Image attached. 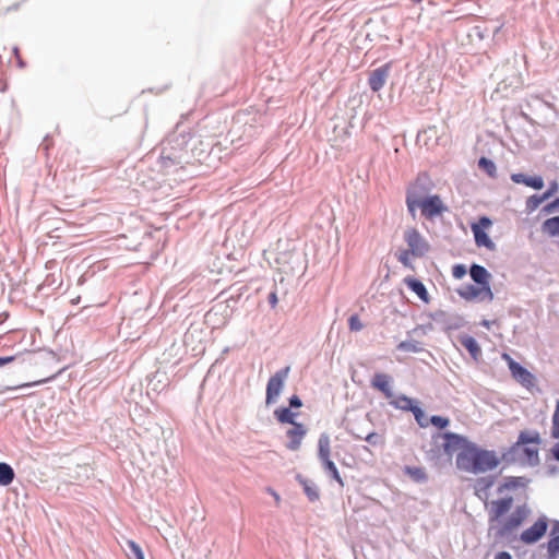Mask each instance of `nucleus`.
I'll use <instances>...</instances> for the list:
<instances>
[{
    "label": "nucleus",
    "mask_w": 559,
    "mask_h": 559,
    "mask_svg": "<svg viewBox=\"0 0 559 559\" xmlns=\"http://www.w3.org/2000/svg\"><path fill=\"white\" fill-rule=\"evenodd\" d=\"M525 186L531 187L536 190H540L544 187V180L539 176L527 177Z\"/></svg>",
    "instance_id": "nucleus-36"
},
{
    "label": "nucleus",
    "mask_w": 559,
    "mask_h": 559,
    "mask_svg": "<svg viewBox=\"0 0 559 559\" xmlns=\"http://www.w3.org/2000/svg\"><path fill=\"white\" fill-rule=\"evenodd\" d=\"M318 456L320 461L328 462L331 460V441L328 433H322L318 440Z\"/></svg>",
    "instance_id": "nucleus-19"
},
{
    "label": "nucleus",
    "mask_w": 559,
    "mask_h": 559,
    "mask_svg": "<svg viewBox=\"0 0 559 559\" xmlns=\"http://www.w3.org/2000/svg\"><path fill=\"white\" fill-rule=\"evenodd\" d=\"M277 302H278L277 294H276V292H272L269 295V304L271 305L272 308H275L277 306Z\"/></svg>",
    "instance_id": "nucleus-41"
},
{
    "label": "nucleus",
    "mask_w": 559,
    "mask_h": 559,
    "mask_svg": "<svg viewBox=\"0 0 559 559\" xmlns=\"http://www.w3.org/2000/svg\"><path fill=\"white\" fill-rule=\"evenodd\" d=\"M307 431L304 424H298L287 429L286 437L288 438V442L286 443V448L290 451H298Z\"/></svg>",
    "instance_id": "nucleus-11"
},
{
    "label": "nucleus",
    "mask_w": 559,
    "mask_h": 559,
    "mask_svg": "<svg viewBox=\"0 0 559 559\" xmlns=\"http://www.w3.org/2000/svg\"><path fill=\"white\" fill-rule=\"evenodd\" d=\"M559 206V198L556 199L554 202L549 203L544 207V211L547 213H551L556 207Z\"/></svg>",
    "instance_id": "nucleus-42"
},
{
    "label": "nucleus",
    "mask_w": 559,
    "mask_h": 559,
    "mask_svg": "<svg viewBox=\"0 0 559 559\" xmlns=\"http://www.w3.org/2000/svg\"><path fill=\"white\" fill-rule=\"evenodd\" d=\"M274 415L281 424H289L292 426L299 424L295 420L297 414L292 412L288 407L277 408L274 412Z\"/></svg>",
    "instance_id": "nucleus-21"
},
{
    "label": "nucleus",
    "mask_w": 559,
    "mask_h": 559,
    "mask_svg": "<svg viewBox=\"0 0 559 559\" xmlns=\"http://www.w3.org/2000/svg\"><path fill=\"white\" fill-rule=\"evenodd\" d=\"M559 522L552 528V536L547 543V554L549 559H556L559 556Z\"/></svg>",
    "instance_id": "nucleus-20"
},
{
    "label": "nucleus",
    "mask_w": 559,
    "mask_h": 559,
    "mask_svg": "<svg viewBox=\"0 0 559 559\" xmlns=\"http://www.w3.org/2000/svg\"><path fill=\"white\" fill-rule=\"evenodd\" d=\"M513 504L511 497L497 499L490 502L488 507V516L490 528L496 531V535L504 537L515 531L527 518L528 509L525 506L518 507L510 516L502 520V516L510 511Z\"/></svg>",
    "instance_id": "nucleus-1"
},
{
    "label": "nucleus",
    "mask_w": 559,
    "mask_h": 559,
    "mask_svg": "<svg viewBox=\"0 0 559 559\" xmlns=\"http://www.w3.org/2000/svg\"><path fill=\"white\" fill-rule=\"evenodd\" d=\"M455 463L460 471L477 475L497 468L500 459L495 451L481 449L469 442L464 451L457 453Z\"/></svg>",
    "instance_id": "nucleus-2"
},
{
    "label": "nucleus",
    "mask_w": 559,
    "mask_h": 559,
    "mask_svg": "<svg viewBox=\"0 0 559 559\" xmlns=\"http://www.w3.org/2000/svg\"><path fill=\"white\" fill-rule=\"evenodd\" d=\"M412 413L417 421V424L421 427V428H426L429 426V421L430 419H428L424 413V411L416 406L412 409Z\"/></svg>",
    "instance_id": "nucleus-32"
},
{
    "label": "nucleus",
    "mask_w": 559,
    "mask_h": 559,
    "mask_svg": "<svg viewBox=\"0 0 559 559\" xmlns=\"http://www.w3.org/2000/svg\"><path fill=\"white\" fill-rule=\"evenodd\" d=\"M348 325L349 330L357 332L360 331L364 328V324L361 323L358 314H352L348 319Z\"/></svg>",
    "instance_id": "nucleus-35"
},
{
    "label": "nucleus",
    "mask_w": 559,
    "mask_h": 559,
    "mask_svg": "<svg viewBox=\"0 0 559 559\" xmlns=\"http://www.w3.org/2000/svg\"><path fill=\"white\" fill-rule=\"evenodd\" d=\"M406 204L411 212H414L416 207H419L421 210V214L426 218H433L447 211V207L439 195L419 199L418 194L414 190H408Z\"/></svg>",
    "instance_id": "nucleus-4"
},
{
    "label": "nucleus",
    "mask_w": 559,
    "mask_h": 559,
    "mask_svg": "<svg viewBox=\"0 0 559 559\" xmlns=\"http://www.w3.org/2000/svg\"><path fill=\"white\" fill-rule=\"evenodd\" d=\"M528 484V479L525 477H515L510 476L504 479V481L498 487V492L502 493L504 491H514L518 489L526 488Z\"/></svg>",
    "instance_id": "nucleus-16"
},
{
    "label": "nucleus",
    "mask_w": 559,
    "mask_h": 559,
    "mask_svg": "<svg viewBox=\"0 0 559 559\" xmlns=\"http://www.w3.org/2000/svg\"><path fill=\"white\" fill-rule=\"evenodd\" d=\"M299 483L302 485L304 491L310 501H317L319 499L320 495L313 483L301 478L299 479Z\"/></svg>",
    "instance_id": "nucleus-27"
},
{
    "label": "nucleus",
    "mask_w": 559,
    "mask_h": 559,
    "mask_svg": "<svg viewBox=\"0 0 559 559\" xmlns=\"http://www.w3.org/2000/svg\"><path fill=\"white\" fill-rule=\"evenodd\" d=\"M469 274H471V277L473 278V281L476 282L477 284H479L480 286H483V287L490 286L489 285L490 274L484 266L478 265V264H473L471 266Z\"/></svg>",
    "instance_id": "nucleus-17"
},
{
    "label": "nucleus",
    "mask_w": 559,
    "mask_h": 559,
    "mask_svg": "<svg viewBox=\"0 0 559 559\" xmlns=\"http://www.w3.org/2000/svg\"><path fill=\"white\" fill-rule=\"evenodd\" d=\"M439 437H442L444 440L442 443V449L443 452L448 455L449 461H451L452 455L455 452L459 453L464 451L465 447L471 442L465 437L453 432H445L443 435H439Z\"/></svg>",
    "instance_id": "nucleus-8"
},
{
    "label": "nucleus",
    "mask_w": 559,
    "mask_h": 559,
    "mask_svg": "<svg viewBox=\"0 0 559 559\" xmlns=\"http://www.w3.org/2000/svg\"><path fill=\"white\" fill-rule=\"evenodd\" d=\"M47 380L48 379L38 380V381L29 382V383H23V384L15 386L14 389L38 385V384L45 383Z\"/></svg>",
    "instance_id": "nucleus-44"
},
{
    "label": "nucleus",
    "mask_w": 559,
    "mask_h": 559,
    "mask_svg": "<svg viewBox=\"0 0 559 559\" xmlns=\"http://www.w3.org/2000/svg\"><path fill=\"white\" fill-rule=\"evenodd\" d=\"M290 368L287 366L273 374L266 385V404L275 402L281 394L284 382L289 374Z\"/></svg>",
    "instance_id": "nucleus-7"
},
{
    "label": "nucleus",
    "mask_w": 559,
    "mask_h": 559,
    "mask_svg": "<svg viewBox=\"0 0 559 559\" xmlns=\"http://www.w3.org/2000/svg\"><path fill=\"white\" fill-rule=\"evenodd\" d=\"M406 475H408L413 480L417 483H423L427 480V474L424 468L418 466H406L404 468Z\"/></svg>",
    "instance_id": "nucleus-26"
},
{
    "label": "nucleus",
    "mask_w": 559,
    "mask_h": 559,
    "mask_svg": "<svg viewBox=\"0 0 559 559\" xmlns=\"http://www.w3.org/2000/svg\"><path fill=\"white\" fill-rule=\"evenodd\" d=\"M392 379L385 373H376L371 379V386L380 391L386 399L393 397V391L391 386Z\"/></svg>",
    "instance_id": "nucleus-13"
},
{
    "label": "nucleus",
    "mask_w": 559,
    "mask_h": 559,
    "mask_svg": "<svg viewBox=\"0 0 559 559\" xmlns=\"http://www.w3.org/2000/svg\"><path fill=\"white\" fill-rule=\"evenodd\" d=\"M127 545L135 559H145L141 547L134 540H127Z\"/></svg>",
    "instance_id": "nucleus-34"
},
{
    "label": "nucleus",
    "mask_w": 559,
    "mask_h": 559,
    "mask_svg": "<svg viewBox=\"0 0 559 559\" xmlns=\"http://www.w3.org/2000/svg\"><path fill=\"white\" fill-rule=\"evenodd\" d=\"M492 477H480L474 483V493L487 504L489 490L493 486Z\"/></svg>",
    "instance_id": "nucleus-15"
},
{
    "label": "nucleus",
    "mask_w": 559,
    "mask_h": 559,
    "mask_svg": "<svg viewBox=\"0 0 559 559\" xmlns=\"http://www.w3.org/2000/svg\"><path fill=\"white\" fill-rule=\"evenodd\" d=\"M511 180L515 183L526 185L527 177L523 174H512Z\"/></svg>",
    "instance_id": "nucleus-40"
},
{
    "label": "nucleus",
    "mask_w": 559,
    "mask_h": 559,
    "mask_svg": "<svg viewBox=\"0 0 559 559\" xmlns=\"http://www.w3.org/2000/svg\"><path fill=\"white\" fill-rule=\"evenodd\" d=\"M452 274L455 278H462L466 274V269L462 264L453 266Z\"/></svg>",
    "instance_id": "nucleus-39"
},
{
    "label": "nucleus",
    "mask_w": 559,
    "mask_h": 559,
    "mask_svg": "<svg viewBox=\"0 0 559 559\" xmlns=\"http://www.w3.org/2000/svg\"><path fill=\"white\" fill-rule=\"evenodd\" d=\"M495 559H512V556L508 551H499L496 554Z\"/></svg>",
    "instance_id": "nucleus-46"
},
{
    "label": "nucleus",
    "mask_w": 559,
    "mask_h": 559,
    "mask_svg": "<svg viewBox=\"0 0 559 559\" xmlns=\"http://www.w3.org/2000/svg\"><path fill=\"white\" fill-rule=\"evenodd\" d=\"M478 166L483 170H485L490 177H496L497 167L495 163L486 157H480L478 160Z\"/></svg>",
    "instance_id": "nucleus-31"
},
{
    "label": "nucleus",
    "mask_w": 559,
    "mask_h": 559,
    "mask_svg": "<svg viewBox=\"0 0 559 559\" xmlns=\"http://www.w3.org/2000/svg\"><path fill=\"white\" fill-rule=\"evenodd\" d=\"M552 454H554V457L559 461V443L555 444V447L552 448Z\"/></svg>",
    "instance_id": "nucleus-50"
},
{
    "label": "nucleus",
    "mask_w": 559,
    "mask_h": 559,
    "mask_svg": "<svg viewBox=\"0 0 559 559\" xmlns=\"http://www.w3.org/2000/svg\"><path fill=\"white\" fill-rule=\"evenodd\" d=\"M491 226V219L487 216H481L477 223H473L471 225V229L477 247H485L486 249L493 251L496 249V245L486 233V230Z\"/></svg>",
    "instance_id": "nucleus-6"
},
{
    "label": "nucleus",
    "mask_w": 559,
    "mask_h": 559,
    "mask_svg": "<svg viewBox=\"0 0 559 559\" xmlns=\"http://www.w3.org/2000/svg\"><path fill=\"white\" fill-rule=\"evenodd\" d=\"M548 520L546 516L539 518L532 526L521 533L520 539L524 544H534L538 542L547 532Z\"/></svg>",
    "instance_id": "nucleus-9"
},
{
    "label": "nucleus",
    "mask_w": 559,
    "mask_h": 559,
    "mask_svg": "<svg viewBox=\"0 0 559 559\" xmlns=\"http://www.w3.org/2000/svg\"><path fill=\"white\" fill-rule=\"evenodd\" d=\"M556 190H557V183L554 182L551 185V187L546 192H544L543 194H549V198H550L556 192Z\"/></svg>",
    "instance_id": "nucleus-49"
},
{
    "label": "nucleus",
    "mask_w": 559,
    "mask_h": 559,
    "mask_svg": "<svg viewBox=\"0 0 559 559\" xmlns=\"http://www.w3.org/2000/svg\"><path fill=\"white\" fill-rule=\"evenodd\" d=\"M404 240L407 249H403L397 254V260L406 267H413L412 258H423L429 250L430 245L427 239L415 227H408L404 230Z\"/></svg>",
    "instance_id": "nucleus-3"
},
{
    "label": "nucleus",
    "mask_w": 559,
    "mask_h": 559,
    "mask_svg": "<svg viewBox=\"0 0 559 559\" xmlns=\"http://www.w3.org/2000/svg\"><path fill=\"white\" fill-rule=\"evenodd\" d=\"M274 499H276V500H278V499H280V497H278V495H277V493H274Z\"/></svg>",
    "instance_id": "nucleus-52"
},
{
    "label": "nucleus",
    "mask_w": 559,
    "mask_h": 559,
    "mask_svg": "<svg viewBox=\"0 0 559 559\" xmlns=\"http://www.w3.org/2000/svg\"><path fill=\"white\" fill-rule=\"evenodd\" d=\"M14 479V471L7 463H0V486H8Z\"/></svg>",
    "instance_id": "nucleus-25"
},
{
    "label": "nucleus",
    "mask_w": 559,
    "mask_h": 559,
    "mask_svg": "<svg viewBox=\"0 0 559 559\" xmlns=\"http://www.w3.org/2000/svg\"><path fill=\"white\" fill-rule=\"evenodd\" d=\"M322 464H323V467H324L328 472H330V474H331L332 478H333V479H335V480L338 483V485H340L341 487H344V480H343V478L341 477V475H340V473H338V471H337V467L335 466L334 462H333V461H331V460H329L328 462L325 461V462H323Z\"/></svg>",
    "instance_id": "nucleus-29"
},
{
    "label": "nucleus",
    "mask_w": 559,
    "mask_h": 559,
    "mask_svg": "<svg viewBox=\"0 0 559 559\" xmlns=\"http://www.w3.org/2000/svg\"><path fill=\"white\" fill-rule=\"evenodd\" d=\"M540 436L537 431H521L518 441L513 445L515 451L523 452V459L531 465H535L539 461L538 444Z\"/></svg>",
    "instance_id": "nucleus-5"
},
{
    "label": "nucleus",
    "mask_w": 559,
    "mask_h": 559,
    "mask_svg": "<svg viewBox=\"0 0 559 559\" xmlns=\"http://www.w3.org/2000/svg\"><path fill=\"white\" fill-rule=\"evenodd\" d=\"M549 199V194L532 195L526 201V209L528 212H534L538 206L546 200Z\"/></svg>",
    "instance_id": "nucleus-28"
},
{
    "label": "nucleus",
    "mask_w": 559,
    "mask_h": 559,
    "mask_svg": "<svg viewBox=\"0 0 559 559\" xmlns=\"http://www.w3.org/2000/svg\"><path fill=\"white\" fill-rule=\"evenodd\" d=\"M365 440L372 445L383 443V438L376 432L368 433L367 437L365 438Z\"/></svg>",
    "instance_id": "nucleus-38"
},
{
    "label": "nucleus",
    "mask_w": 559,
    "mask_h": 559,
    "mask_svg": "<svg viewBox=\"0 0 559 559\" xmlns=\"http://www.w3.org/2000/svg\"><path fill=\"white\" fill-rule=\"evenodd\" d=\"M461 345L471 354V356L477 360L481 354V349L476 340L471 335H461L459 337Z\"/></svg>",
    "instance_id": "nucleus-18"
},
{
    "label": "nucleus",
    "mask_w": 559,
    "mask_h": 559,
    "mask_svg": "<svg viewBox=\"0 0 559 559\" xmlns=\"http://www.w3.org/2000/svg\"><path fill=\"white\" fill-rule=\"evenodd\" d=\"M173 163V159L168 156H162V165L168 167Z\"/></svg>",
    "instance_id": "nucleus-48"
},
{
    "label": "nucleus",
    "mask_w": 559,
    "mask_h": 559,
    "mask_svg": "<svg viewBox=\"0 0 559 559\" xmlns=\"http://www.w3.org/2000/svg\"><path fill=\"white\" fill-rule=\"evenodd\" d=\"M390 404L397 409L409 412H412V409L415 407L414 401L406 395H400L396 397L393 396L390 399Z\"/></svg>",
    "instance_id": "nucleus-24"
},
{
    "label": "nucleus",
    "mask_w": 559,
    "mask_h": 559,
    "mask_svg": "<svg viewBox=\"0 0 559 559\" xmlns=\"http://www.w3.org/2000/svg\"><path fill=\"white\" fill-rule=\"evenodd\" d=\"M542 231L548 237H559V216L547 218L542 224Z\"/></svg>",
    "instance_id": "nucleus-22"
},
{
    "label": "nucleus",
    "mask_w": 559,
    "mask_h": 559,
    "mask_svg": "<svg viewBox=\"0 0 559 559\" xmlns=\"http://www.w3.org/2000/svg\"><path fill=\"white\" fill-rule=\"evenodd\" d=\"M15 356L0 357V367L14 361Z\"/></svg>",
    "instance_id": "nucleus-45"
},
{
    "label": "nucleus",
    "mask_w": 559,
    "mask_h": 559,
    "mask_svg": "<svg viewBox=\"0 0 559 559\" xmlns=\"http://www.w3.org/2000/svg\"><path fill=\"white\" fill-rule=\"evenodd\" d=\"M405 283L409 289H412L421 300L428 301V293L425 285L413 277L405 278Z\"/></svg>",
    "instance_id": "nucleus-23"
},
{
    "label": "nucleus",
    "mask_w": 559,
    "mask_h": 559,
    "mask_svg": "<svg viewBox=\"0 0 559 559\" xmlns=\"http://www.w3.org/2000/svg\"><path fill=\"white\" fill-rule=\"evenodd\" d=\"M460 296L466 300L481 299L489 300L493 299V294L490 286L476 287L474 285H467L459 292Z\"/></svg>",
    "instance_id": "nucleus-10"
},
{
    "label": "nucleus",
    "mask_w": 559,
    "mask_h": 559,
    "mask_svg": "<svg viewBox=\"0 0 559 559\" xmlns=\"http://www.w3.org/2000/svg\"><path fill=\"white\" fill-rule=\"evenodd\" d=\"M391 70V63H385L377 69H374L368 79V83L370 88L373 92H379L389 78Z\"/></svg>",
    "instance_id": "nucleus-12"
},
{
    "label": "nucleus",
    "mask_w": 559,
    "mask_h": 559,
    "mask_svg": "<svg viewBox=\"0 0 559 559\" xmlns=\"http://www.w3.org/2000/svg\"><path fill=\"white\" fill-rule=\"evenodd\" d=\"M551 437L559 439V400L556 403V408L552 415Z\"/></svg>",
    "instance_id": "nucleus-33"
},
{
    "label": "nucleus",
    "mask_w": 559,
    "mask_h": 559,
    "mask_svg": "<svg viewBox=\"0 0 559 559\" xmlns=\"http://www.w3.org/2000/svg\"><path fill=\"white\" fill-rule=\"evenodd\" d=\"M511 374L526 389H531L535 384V377L520 364H511Z\"/></svg>",
    "instance_id": "nucleus-14"
},
{
    "label": "nucleus",
    "mask_w": 559,
    "mask_h": 559,
    "mask_svg": "<svg viewBox=\"0 0 559 559\" xmlns=\"http://www.w3.org/2000/svg\"><path fill=\"white\" fill-rule=\"evenodd\" d=\"M415 3H420L423 0H412Z\"/></svg>",
    "instance_id": "nucleus-51"
},
{
    "label": "nucleus",
    "mask_w": 559,
    "mask_h": 559,
    "mask_svg": "<svg viewBox=\"0 0 559 559\" xmlns=\"http://www.w3.org/2000/svg\"><path fill=\"white\" fill-rule=\"evenodd\" d=\"M433 426H436L439 429H444L449 426L450 420L445 417L441 416H432L430 418V421Z\"/></svg>",
    "instance_id": "nucleus-37"
},
{
    "label": "nucleus",
    "mask_w": 559,
    "mask_h": 559,
    "mask_svg": "<svg viewBox=\"0 0 559 559\" xmlns=\"http://www.w3.org/2000/svg\"><path fill=\"white\" fill-rule=\"evenodd\" d=\"M397 349L406 353H418L421 347L417 341H404L397 345Z\"/></svg>",
    "instance_id": "nucleus-30"
},
{
    "label": "nucleus",
    "mask_w": 559,
    "mask_h": 559,
    "mask_svg": "<svg viewBox=\"0 0 559 559\" xmlns=\"http://www.w3.org/2000/svg\"><path fill=\"white\" fill-rule=\"evenodd\" d=\"M502 358L508 362V366H509V369L511 370V364H518L516 361H514L510 355L508 354H503L502 355Z\"/></svg>",
    "instance_id": "nucleus-47"
},
{
    "label": "nucleus",
    "mask_w": 559,
    "mask_h": 559,
    "mask_svg": "<svg viewBox=\"0 0 559 559\" xmlns=\"http://www.w3.org/2000/svg\"><path fill=\"white\" fill-rule=\"evenodd\" d=\"M289 405L292 407H301L302 403H301V400L297 395H293L289 399Z\"/></svg>",
    "instance_id": "nucleus-43"
}]
</instances>
